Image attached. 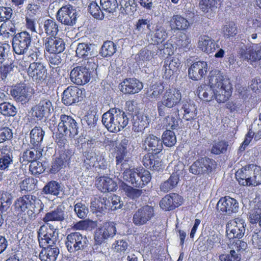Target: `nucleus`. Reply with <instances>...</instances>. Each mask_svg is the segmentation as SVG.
<instances>
[{"label":"nucleus","instance_id":"1","mask_svg":"<svg viewBox=\"0 0 261 261\" xmlns=\"http://www.w3.org/2000/svg\"><path fill=\"white\" fill-rule=\"evenodd\" d=\"M210 89L198 88V96L207 101L215 99L219 103L227 101L231 94V85L229 80L218 70H212L209 76Z\"/></svg>","mask_w":261,"mask_h":261},{"label":"nucleus","instance_id":"2","mask_svg":"<svg viewBox=\"0 0 261 261\" xmlns=\"http://www.w3.org/2000/svg\"><path fill=\"white\" fill-rule=\"evenodd\" d=\"M102 122L109 131L117 132L128 124V118L123 111L112 108L103 114Z\"/></svg>","mask_w":261,"mask_h":261},{"label":"nucleus","instance_id":"3","mask_svg":"<svg viewBox=\"0 0 261 261\" xmlns=\"http://www.w3.org/2000/svg\"><path fill=\"white\" fill-rule=\"evenodd\" d=\"M96 67L92 59L84 60L81 65L74 67L70 71L71 81L78 85L88 83L91 78L92 72Z\"/></svg>","mask_w":261,"mask_h":261},{"label":"nucleus","instance_id":"4","mask_svg":"<svg viewBox=\"0 0 261 261\" xmlns=\"http://www.w3.org/2000/svg\"><path fill=\"white\" fill-rule=\"evenodd\" d=\"M60 121L58 125L59 132L63 136L72 138L79 133L77 123L71 117L66 115H61Z\"/></svg>","mask_w":261,"mask_h":261},{"label":"nucleus","instance_id":"5","mask_svg":"<svg viewBox=\"0 0 261 261\" xmlns=\"http://www.w3.org/2000/svg\"><path fill=\"white\" fill-rule=\"evenodd\" d=\"M88 244L89 241L87 237L79 232H71L66 237L65 245L67 250L70 253L83 250Z\"/></svg>","mask_w":261,"mask_h":261},{"label":"nucleus","instance_id":"6","mask_svg":"<svg viewBox=\"0 0 261 261\" xmlns=\"http://www.w3.org/2000/svg\"><path fill=\"white\" fill-rule=\"evenodd\" d=\"M32 36L27 31L16 34L13 38L12 46L14 51L18 55H25L31 45Z\"/></svg>","mask_w":261,"mask_h":261},{"label":"nucleus","instance_id":"7","mask_svg":"<svg viewBox=\"0 0 261 261\" xmlns=\"http://www.w3.org/2000/svg\"><path fill=\"white\" fill-rule=\"evenodd\" d=\"M122 11L128 15H132L137 10L138 4L146 9L150 10L154 7L153 0H118Z\"/></svg>","mask_w":261,"mask_h":261},{"label":"nucleus","instance_id":"8","mask_svg":"<svg viewBox=\"0 0 261 261\" xmlns=\"http://www.w3.org/2000/svg\"><path fill=\"white\" fill-rule=\"evenodd\" d=\"M56 17L62 24L72 26L76 22L77 11L74 7L70 5L63 6L58 11Z\"/></svg>","mask_w":261,"mask_h":261},{"label":"nucleus","instance_id":"9","mask_svg":"<svg viewBox=\"0 0 261 261\" xmlns=\"http://www.w3.org/2000/svg\"><path fill=\"white\" fill-rule=\"evenodd\" d=\"M115 224L113 222L105 223L96 229L94 232V241L96 245H101L106 240L113 237L116 234Z\"/></svg>","mask_w":261,"mask_h":261},{"label":"nucleus","instance_id":"10","mask_svg":"<svg viewBox=\"0 0 261 261\" xmlns=\"http://www.w3.org/2000/svg\"><path fill=\"white\" fill-rule=\"evenodd\" d=\"M115 224L113 222L105 223L96 229L94 232V241L96 245H101L106 240L113 237L116 234Z\"/></svg>","mask_w":261,"mask_h":261},{"label":"nucleus","instance_id":"11","mask_svg":"<svg viewBox=\"0 0 261 261\" xmlns=\"http://www.w3.org/2000/svg\"><path fill=\"white\" fill-rule=\"evenodd\" d=\"M245 232L244 222L242 219L236 218L226 224V236L229 240L234 238L240 239L244 236Z\"/></svg>","mask_w":261,"mask_h":261},{"label":"nucleus","instance_id":"12","mask_svg":"<svg viewBox=\"0 0 261 261\" xmlns=\"http://www.w3.org/2000/svg\"><path fill=\"white\" fill-rule=\"evenodd\" d=\"M83 91L76 86L68 87L63 92L62 102L67 106L78 102L83 99Z\"/></svg>","mask_w":261,"mask_h":261},{"label":"nucleus","instance_id":"13","mask_svg":"<svg viewBox=\"0 0 261 261\" xmlns=\"http://www.w3.org/2000/svg\"><path fill=\"white\" fill-rule=\"evenodd\" d=\"M254 165L250 164L238 170L236 176L240 185L244 186H250L253 184L251 181L254 179L255 172H254Z\"/></svg>","mask_w":261,"mask_h":261},{"label":"nucleus","instance_id":"14","mask_svg":"<svg viewBox=\"0 0 261 261\" xmlns=\"http://www.w3.org/2000/svg\"><path fill=\"white\" fill-rule=\"evenodd\" d=\"M45 50L50 54H60L65 48L63 39L55 37H48L43 39Z\"/></svg>","mask_w":261,"mask_h":261},{"label":"nucleus","instance_id":"15","mask_svg":"<svg viewBox=\"0 0 261 261\" xmlns=\"http://www.w3.org/2000/svg\"><path fill=\"white\" fill-rule=\"evenodd\" d=\"M27 72L29 76L36 82L44 80L47 74L46 66L41 62H34L30 63Z\"/></svg>","mask_w":261,"mask_h":261},{"label":"nucleus","instance_id":"16","mask_svg":"<svg viewBox=\"0 0 261 261\" xmlns=\"http://www.w3.org/2000/svg\"><path fill=\"white\" fill-rule=\"evenodd\" d=\"M214 161L207 158H202L195 161L190 167V171L194 174H203L211 172Z\"/></svg>","mask_w":261,"mask_h":261},{"label":"nucleus","instance_id":"17","mask_svg":"<svg viewBox=\"0 0 261 261\" xmlns=\"http://www.w3.org/2000/svg\"><path fill=\"white\" fill-rule=\"evenodd\" d=\"M143 88V83L134 78L126 79L120 84V90L124 94L138 93Z\"/></svg>","mask_w":261,"mask_h":261},{"label":"nucleus","instance_id":"18","mask_svg":"<svg viewBox=\"0 0 261 261\" xmlns=\"http://www.w3.org/2000/svg\"><path fill=\"white\" fill-rule=\"evenodd\" d=\"M45 227L42 226L40 228L38 232V237L40 246H54L57 242L58 232L49 228L47 230V232L45 233Z\"/></svg>","mask_w":261,"mask_h":261},{"label":"nucleus","instance_id":"19","mask_svg":"<svg viewBox=\"0 0 261 261\" xmlns=\"http://www.w3.org/2000/svg\"><path fill=\"white\" fill-rule=\"evenodd\" d=\"M73 152L70 149H66L63 151L58 158L52 164L50 168V172L52 173H56L61 169L66 167L71 159Z\"/></svg>","mask_w":261,"mask_h":261},{"label":"nucleus","instance_id":"20","mask_svg":"<svg viewBox=\"0 0 261 261\" xmlns=\"http://www.w3.org/2000/svg\"><path fill=\"white\" fill-rule=\"evenodd\" d=\"M207 65L205 62L199 61L193 63L188 70L189 77L197 81L203 77L207 72Z\"/></svg>","mask_w":261,"mask_h":261},{"label":"nucleus","instance_id":"21","mask_svg":"<svg viewBox=\"0 0 261 261\" xmlns=\"http://www.w3.org/2000/svg\"><path fill=\"white\" fill-rule=\"evenodd\" d=\"M217 209L221 212H238L239 203L236 199L229 197L221 198L217 203Z\"/></svg>","mask_w":261,"mask_h":261},{"label":"nucleus","instance_id":"22","mask_svg":"<svg viewBox=\"0 0 261 261\" xmlns=\"http://www.w3.org/2000/svg\"><path fill=\"white\" fill-rule=\"evenodd\" d=\"M241 56L250 62H256L261 60V46L255 44L243 50Z\"/></svg>","mask_w":261,"mask_h":261},{"label":"nucleus","instance_id":"23","mask_svg":"<svg viewBox=\"0 0 261 261\" xmlns=\"http://www.w3.org/2000/svg\"><path fill=\"white\" fill-rule=\"evenodd\" d=\"M51 108L52 103L49 99H42L38 105L32 109V110L34 116L41 119L49 114Z\"/></svg>","mask_w":261,"mask_h":261},{"label":"nucleus","instance_id":"24","mask_svg":"<svg viewBox=\"0 0 261 261\" xmlns=\"http://www.w3.org/2000/svg\"><path fill=\"white\" fill-rule=\"evenodd\" d=\"M144 145L146 149H148L155 154L160 153L163 149L162 141L153 135H149L145 138Z\"/></svg>","mask_w":261,"mask_h":261},{"label":"nucleus","instance_id":"25","mask_svg":"<svg viewBox=\"0 0 261 261\" xmlns=\"http://www.w3.org/2000/svg\"><path fill=\"white\" fill-rule=\"evenodd\" d=\"M43 249L39 253L41 261H56L59 254V248L55 246H41Z\"/></svg>","mask_w":261,"mask_h":261},{"label":"nucleus","instance_id":"26","mask_svg":"<svg viewBox=\"0 0 261 261\" xmlns=\"http://www.w3.org/2000/svg\"><path fill=\"white\" fill-rule=\"evenodd\" d=\"M179 199L177 194L172 193L170 195H167L161 201L160 207L165 211H172L178 206Z\"/></svg>","mask_w":261,"mask_h":261},{"label":"nucleus","instance_id":"27","mask_svg":"<svg viewBox=\"0 0 261 261\" xmlns=\"http://www.w3.org/2000/svg\"><path fill=\"white\" fill-rule=\"evenodd\" d=\"M198 47L207 54L213 53L219 46L216 44L214 40L207 35L201 36L198 41Z\"/></svg>","mask_w":261,"mask_h":261},{"label":"nucleus","instance_id":"28","mask_svg":"<svg viewBox=\"0 0 261 261\" xmlns=\"http://www.w3.org/2000/svg\"><path fill=\"white\" fill-rule=\"evenodd\" d=\"M97 188L102 192H110L116 190L117 184L111 178L102 176L97 179Z\"/></svg>","mask_w":261,"mask_h":261},{"label":"nucleus","instance_id":"29","mask_svg":"<svg viewBox=\"0 0 261 261\" xmlns=\"http://www.w3.org/2000/svg\"><path fill=\"white\" fill-rule=\"evenodd\" d=\"M141 169H132L130 170H126L123 173L124 180L131 183L137 187L141 188Z\"/></svg>","mask_w":261,"mask_h":261},{"label":"nucleus","instance_id":"30","mask_svg":"<svg viewBox=\"0 0 261 261\" xmlns=\"http://www.w3.org/2000/svg\"><path fill=\"white\" fill-rule=\"evenodd\" d=\"M94 46L91 44L79 43L76 50V55L80 57L87 58L86 60L94 59L92 57L94 56Z\"/></svg>","mask_w":261,"mask_h":261},{"label":"nucleus","instance_id":"31","mask_svg":"<svg viewBox=\"0 0 261 261\" xmlns=\"http://www.w3.org/2000/svg\"><path fill=\"white\" fill-rule=\"evenodd\" d=\"M12 153L8 146L1 149L0 169L5 170L12 163Z\"/></svg>","mask_w":261,"mask_h":261},{"label":"nucleus","instance_id":"32","mask_svg":"<svg viewBox=\"0 0 261 261\" xmlns=\"http://www.w3.org/2000/svg\"><path fill=\"white\" fill-rule=\"evenodd\" d=\"M44 132L40 127L36 126L33 128L30 134V143L33 146V147L41 148V144L42 142Z\"/></svg>","mask_w":261,"mask_h":261},{"label":"nucleus","instance_id":"33","mask_svg":"<svg viewBox=\"0 0 261 261\" xmlns=\"http://www.w3.org/2000/svg\"><path fill=\"white\" fill-rule=\"evenodd\" d=\"M11 96L17 101L25 102L28 99V94L24 84H19L11 90Z\"/></svg>","mask_w":261,"mask_h":261},{"label":"nucleus","instance_id":"34","mask_svg":"<svg viewBox=\"0 0 261 261\" xmlns=\"http://www.w3.org/2000/svg\"><path fill=\"white\" fill-rule=\"evenodd\" d=\"M148 124V118L146 115L138 114L133 117V129L135 132H141L147 127Z\"/></svg>","mask_w":261,"mask_h":261},{"label":"nucleus","instance_id":"35","mask_svg":"<svg viewBox=\"0 0 261 261\" xmlns=\"http://www.w3.org/2000/svg\"><path fill=\"white\" fill-rule=\"evenodd\" d=\"M179 181V174L177 171L173 173L170 177L160 185V190L164 192H168L175 188Z\"/></svg>","mask_w":261,"mask_h":261},{"label":"nucleus","instance_id":"36","mask_svg":"<svg viewBox=\"0 0 261 261\" xmlns=\"http://www.w3.org/2000/svg\"><path fill=\"white\" fill-rule=\"evenodd\" d=\"M42 149L38 147L32 148L31 150L25 151L21 156L20 160L22 162L27 161L29 162H34L39 159L42 156Z\"/></svg>","mask_w":261,"mask_h":261},{"label":"nucleus","instance_id":"37","mask_svg":"<svg viewBox=\"0 0 261 261\" xmlns=\"http://www.w3.org/2000/svg\"><path fill=\"white\" fill-rule=\"evenodd\" d=\"M150 20L147 19H139L135 24V31L138 36H142L147 31H151Z\"/></svg>","mask_w":261,"mask_h":261},{"label":"nucleus","instance_id":"38","mask_svg":"<svg viewBox=\"0 0 261 261\" xmlns=\"http://www.w3.org/2000/svg\"><path fill=\"white\" fill-rule=\"evenodd\" d=\"M43 28L47 35L56 36L59 32V26L54 19H48L44 21Z\"/></svg>","mask_w":261,"mask_h":261},{"label":"nucleus","instance_id":"39","mask_svg":"<svg viewBox=\"0 0 261 261\" xmlns=\"http://www.w3.org/2000/svg\"><path fill=\"white\" fill-rule=\"evenodd\" d=\"M221 0H201L199 3V7L204 13L213 11L217 8Z\"/></svg>","mask_w":261,"mask_h":261},{"label":"nucleus","instance_id":"40","mask_svg":"<svg viewBox=\"0 0 261 261\" xmlns=\"http://www.w3.org/2000/svg\"><path fill=\"white\" fill-rule=\"evenodd\" d=\"M116 45L112 41H107L103 43L100 54L103 57H111L116 51Z\"/></svg>","mask_w":261,"mask_h":261},{"label":"nucleus","instance_id":"41","mask_svg":"<svg viewBox=\"0 0 261 261\" xmlns=\"http://www.w3.org/2000/svg\"><path fill=\"white\" fill-rule=\"evenodd\" d=\"M36 180L33 177L25 178L19 183L20 191L22 193H25L36 189Z\"/></svg>","mask_w":261,"mask_h":261},{"label":"nucleus","instance_id":"42","mask_svg":"<svg viewBox=\"0 0 261 261\" xmlns=\"http://www.w3.org/2000/svg\"><path fill=\"white\" fill-rule=\"evenodd\" d=\"M174 95L171 92H167L164 96L162 101L158 103V109L159 112L162 109V107L164 106L168 108H172L177 101L174 98Z\"/></svg>","mask_w":261,"mask_h":261},{"label":"nucleus","instance_id":"43","mask_svg":"<svg viewBox=\"0 0 261 261\" xmlns=\"http://www.w3.org/2000/svg\"><path fill=\"white\" fill-rule=\"evenodd\" d=\"M181 108L184 112L183 114V119L186 120H190L196 116V108L194 105L188 102H186L182 105Z\"/></svg>","mask_w":261,"mask_h":261},{"label":"nucleus","instance_id":"44","mask_svg":"<svg viewBox=\"0 0 261 261\" xmlns=\"http://www.w3.org/2000/svg\"><path fill=\"white\" fill-rule=\"evenodd\" d=\"M17 112V108L9 102H4L0 104V113L3 115L14 116Z\"/></svg>","mask_w":261,"mask_h":261},{"label":"nucleus","instance_id":"45","mask_svg":"<svg viewBox=\"0 0 261 261\" xmlns=\"http://www.w3.org/2000/svg\"><path fill=\"white\" fill-rule=\"evenodd\" d=\"M61 191L60 185L55 181H51L49 182L45 185L43 189V192L46 194H52L54 195H57L59 194Z\"/></svg>","mask_w":261,"mask_h":261},{"label":"nucleus","instance_id":"46","mask_svg":"<svg viewBox=\"0 0 261 261\" xmlns=\"http://www.w3.org/2000/svg\"><path fill=\"white\" fill-rule=\"evenodd\" d=\"M164 86L162 85H153L148 90L147 96L150 100L156 99L162 93Z\"/></svg>","mask_w":261,"mask_h":261},{"label":"nucleus","instance_id":"47","mask_svg":"<svg viewBox=\"0 0 261 261\" xmlns=\"http://www.w3.org/2000/svg\"><path fill=\"white\" fill-rule=\"evenodd\" d=\"M88 10L89 12L96 19H102L104 18L103 12L95 2H92L89 4Z\"/></svg>","mask_w":261,"mask_h":261},{"label":"nucleus","instance_id":"48","mask_svg":"<svg viewBox=\"0 0 261 261\" xmlns=\"http://www.w3.org/2000/svg\"><path fill=\"white\" fill-rule=\"evenodd\" d=\"M162 142L166 146H173L176 142L174 133L170 130L165 131L162 135Z\"/></svg>","mask_w":261,"mask_h":261},{"label":"nucleus","instance_id":"49","mask_svg":"<svg viewBox=\"0 0 261 261\" xmlns=\"http://www.w3.org/2000/svg\"><path fill=\"white\" fill-rule=\"evenodd\" d=\"M153 213H135L133 216V222L137 225H143L153 217Z\"/></svg>","mask_w":261,"mask_h":261},{"label":"nucleus","instance_id":"50","mask_svg":"<svg viewBox=\"0 0 261 261\" xmlns=\"http://www.w3.org/2000/svg\"><path fill=\"white\" fill-rule=\"evenodd\" d=\"M229 247L232 249L229 253L220 255L219 259L221 261H240L241 258V254L234 250L233 246Z\"/></svg>","mask_w":261,"mask_h":261},{"label":"nucleus","instance_id":"51","mask_svg":"<svg viewBox=\"0 0 261 261\" xmlns=\"http://www.w3.org/2000/svg\"><path fill=\"white\" fill-rule=\"evenodd\" d=\"M121 188L125 193V194L132 199L138 198L142 193V190L134 189L124 183L121 184Z\"/></svg>","mask_w":261,"mask_h":261},{"label":"nucleus","instance_id":"52","mask_svg":"<svg viewBox=\"0 0 261 261\" xmlns=\"http://www.w3.org/2000/svg\"><path fill=\"white\" fill-rule=\"evenodd\" d=\"M100 3L102 9L109 13L114 12L118 7L117 0H100Z\"/></svg>","mask_w":261,"mask_h":261},{"label":"nucleus","instance_id":"53","mask_svg":"<svg viewBox=\"0 0 261 261\" xmlns=\"http://www.w3.org/2000/svg\"><path fill=\"white\" fill-rule=\"evenodd\" d=\"M29 199L27 196L19 198L15 203V211L18 212H24L27 211L28 205H29Z\"/></svg>","mask_w":261,"mask_h":261},{"label":"nucleus","instance_id":"54","mask_svg":"<svg viewBox=\"0 0 261 261\" xmlns=\"http://www.w3.org/2000/svg\"><path fill=\"white\" fill-rule=\"evenodd\" d=\"M12 202V196L10 194L5 193L0 199V211H7Z\"/></svg>","mask_w":261,"mask_h":261},{"label":"nucleus","instance_id":"55","mask_svg":"<svg viewBox=\"0 0 261 261\" xmlns=\"http://www.w3.org/2000/svg\"><path fill=\"white\" fill-rule=\"evenodd\" d=\"M224 36L228 38L234 36L238 33L237 25L233 22L224 26L223 28Z\"/></svg>","mask_w":261,"mask_h":261},{"label":"nucleus","instance_id":"56","mask_svg":"<svg viewBox=\"0 0 261 261\" xmlns=\"http://www.w3.org/2000/svg\"><path fill=\"white\" fill-rule=\"evenodd\" d=\"M12 136V130L8 126H5L0 127V143L11 140Z\"/></svg>","mask_w":261,"mask_h":261},{"label":"nucleus","instance_id":"57","mask_svg":"<svg viewBox=\"0 0 261 261\" xmlns=\"http://www.w3.org/2000/svg\"><path fill=\"white\" fill-rule=\"evenodd\" d=\"M98 120V116L94 113L90 112L84 116L82 120L83 124H86L90 127L95 125Z\"/></svg>","mask_w":261,"mask_h":261},{"label":"nucleus","instance_id":"58","mask_svg":"<svg viewBox=\"0 0 261 261\" xmlns=\"http://www.w3.org/2000/svg\"><path fill=\"white\" fill-rule=\"evenodd\" d=\"M125 156L123 155L116 154V159L117 165L120 167L121 170H123V172L126 170H130V166L128 163V161L125 158Z\"/></svg>","mask_w":261,"mask_h":261},{"label":"nucleus","instance_id":"59","mask_svg":"<svg viewBox=\"0 0 261 261\" xmlns=\"http://www.w3.org/2000/svg\"><path fill=\"white\" fill-rule=\"evenodd\" d=\"M228 144L224 141L218 142L213 145L212 152L216 154L224 153L227 148Z\"/></svg>","mask_w":261,"mask_h":261},{"label":"nucleus","instance_id":"60","mask_svg":"<svg viewBox=\"0 0 261 261\" xmlns=\"http://www.w3.org/2000/svg\"><path fill=\"white\" fill-rule=\"evenodd\" d=\"M29 169L33 175L39 174L44 171L42 163L37 160L31 163Z\"/></svg>","mask_w":261,"mask_h":261},{"label":"nucleus","instance_id":"61","mask_svg":"<svg viewBox=\"0 0 261 261\" xmlns=\"http://www.w3.org/2000/svg\"><path fill=\"white\" fill-rule=\"evenodd\" d=\"M12 15L13 11L11 8L0 7V22L9 20Z\"/></svg>","mask_w":261,"mask_h":261},{"label":"nucleus","instance_id":"62","mask_svg":"<svg viewBox=\"0 0 261 261\" xmlns=\"http://www.w3.org/2000/svg\"><path fill=\"white\" fill-rule=\"evenodd\" d=\"M48 58V62L50 67L56 68L61 65L62 59L59 54H51Z\"/></svg>","mask_w":261,"mask_h":261},{"label":"nucleus","instance_id":"63","mask_svg":"<svg viewBox=\"0 0 261 261\" xmlns=\"http://www.w3.org/2000/svg\"><path fill=\"white\" fill-rule=\"evenodd\" d=\"M86 159L85 163L88 164L89 166L97 167V162L98 156H97L94 153H86L85 154Z\"/></svg>","mask_w":261,"mask_h":261},{"label":"nucleus","instance_id":"64","mask_svg":"<svg viewBox=\"0 0 261 261\" xmlns=\"http://www.w3.org/2000/svg\"><path fill=\"white\" fill-rule=\"evenodd\" d=\"M13 67L11 64L0 66L1 77L3 80H5L8 75L12 74Z\"/></svg>","mask_w":261,"mask_h":261}]
</instances>
